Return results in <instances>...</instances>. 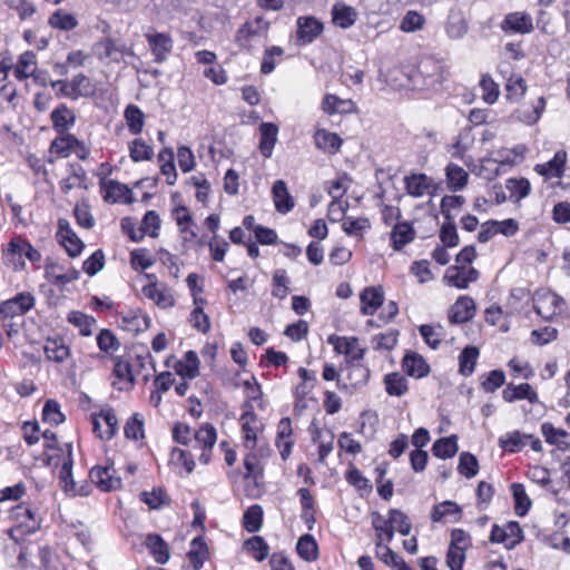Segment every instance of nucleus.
Here are the masks:
<instances>
[{
	"instance_id": "nucleus-1",
	"label": "nucleus",
	"mask_w": 570,
	"mask_h": 570,
	"mask_svg": "<svg viewBox=\"0 0 570 570\" xmlns=\"http://www.w3.org/2000/svg\"><path fill=\"white\" fill-rule=\"evenodd\" d=\"M22 256L30 262L36 263L41 258L40 252L36 249L29 242L21 237H16L9 243V247L4 254L6 265L12 266L18 271L24 266Z\"/></svg>"
},
{
	"instance_id": "nucleus-2",
	"label": "nucleus",
	"mask_w": 570,
	"mask_h": 570,
	"mask_svg": "<svg viewBox=\"0 0 570 570\" xmlns=\"http://www.w3.org/2000/svg\"><path fill=\"white\" fill-rule=\"evenodd\" d=\"M564 301L553 292L537 293L533 298V308L542 318L550 321L562 312Z\"/></svg>"
},
{
	"instance_id": "nucleus-3",
	"label": "nucleus",
	"mask_w": 570,
	"mask_h": 570,
	"mask_svg": "<svg viewBox=\"0 0 570 570\" xmlns=\"http://www.w3.org/2000/svg\"><path fill=\"white\" fill-rule=\"evenodd\" d=\"M33 305L35 297L30 293H19L13 298L0 304V315L4 318H12L28 313Z\"/></svg>"
},
{
	"instance_id": "nucleus-4",
	"label": "nucleus",
	"mask_w": 570,
	"mask_h": 570,
	"mask_svg": "<svg viewBox=\"0 0 570 570\" xmlns=\"http://www.w3.org/2000/svg\"><path fill=\"white\" fill-rule=\"evenodd\" d=\"M89 476L101 491H115L121 487V479L116 475L112 466H95L90 470Z\"/></svg>"
},
{
	"instance_id": "nucleus-5",
	"label": "nucleus",
	"mask_w": 570,
	"mask_h": 570,
	"mask_svg": "<svg viewBox=\"0 0 570 570\" xmlns=\"http://www.w3.org/2000/svg\"><path fill=\"white\" fill-rule=\"evenodd\" d=\"M57 237L70 257H76L81 253L83 243L71 229L69 222L65 218H60L58 220Z\"/></svg>"
},
{
	"instance_id": "nucleus-6",
	"label": "nucleus",
	"mask_w": 570,
	"mask_h": 570,
	"mask_svg": "<svg viewBox=\"0 0 570 570\" xmlns=\"http://www.w3.org/2000/svg\"><path fill=\"white\" fill-rule=\"evenodd\" d=\"M297 24V41L301 45H307L314 41L324 29L323 23L314 17H299Z\"/></svg>"
},
{
	"instance_id": "nucleus-7",
	"label": "nucleus",
	"mask_w": 570,
	"mask_h": 570,
	"mask_svg": "<svg viewBox=\"0 0 570 570\" xmlns=\"http://www.w3.org/2000/svg\"><path fill=\"white\" fill-rule=\"evenodd\" d=\"M385 523L389 524L385 529L386 543L392 541L395 531H399L402 535H409L412 531L410 519L399 509H391L389 511V518L385 520Z\"/></svg>"
},
{
	"instance_id": "nucleus-8",
	"label": "nucleus",
	"mask_w": 570,
	"mask_h": 570,
	"mask_svg": "<svg viewBox=\"0 0 570 570\" xmlns=\"http://www.w3.org/2000/svg\"><path fill=\"white\" fill-rule=\"evenodd\" d=\"M475 312L474 301L469 296H461L449 311V321L461 324L473 318Z\"/></svg>"
},
{
	"instance_id": "nucleus-9",
	"label": "nucleus",
	"mask_w": 570,
	"mask_h": 570,
	"mask_svg": "<svg viewBox=\"0 0 570 570\" xmlns=\"http://www.w3.org/2000/svg\"><path fill=\"white\" fill-rule=\"evenodd\" d=\"M502 397L509 403L518 400H528L530 403L535 404L539 401L537 392L528 383L519 385L508 384L502 391Z\"/></svg>"
},
{
	"instance_id": "nucleus-10",
	"label": "nucleus",
	"mask_w": 570,
	"mask_h": 570,
	"mask_svg": "<svg viewBox=\"0 0 570 570\" xmlns=\"http://www.w3.org/2000/svg\"><path fill=\"white\" fill-rule=\"evenodd\" d=\"M479 277V272L470 267L465 269L464 266H452L446 271L445 278L449 283L458 288H466L470 283L475 282Z\"/></svg>"
},
{
	"instance_id": "nucleus-11",
	"label": "nucleus",
	"mask_w": 570,
	"mask_h": 570,
	"mask_svg": "<svg viewBox=\"0 0 570 570\" xmlns=\"http://www.w3.org/2000/svg\"><path fill=\"white\" fill-rule=\"evenodd\" d=\"M368 377H370V370L364 366L363 364H351L348 366V373H347V376H346V380H347V383H344L343 385H341V382L340 380L337 381V386L340 389H348L351 387V393L355 390H357L358 387H362L364 386L367 381H368Z\"/></svg>"
},
{
	"instance_id": "nucleus-12",
	"label": "nucleus",
	"mask_w": 570,
	"mask_h": 570,
	"mask_svg": "<svg viewBox=\"0 0 570 570\" xmlns=\"http://www.w3.org/2000/svg\"><path fill=\"white\" fill-rule=\"evenodd\" d=\"M273 200L278 213L286 214L294 207V199L291 196L284 180H276L272 188Z\"/></svg>"
},
{
	"instance_id": "nucleus-13",
	"label": "nucleus",
	"mask_w": 570,
	"mask_h": 570,
	"mask_svg": "<svg viewBox=\"0 0 570 570\" xmlns=\"http://www.w3.org/2000/svg\"><path fill=\"white\" fill-rule=\"evenodd\" d=\"M148 45L155 55L156 62L165 61L167 55L171 51L173 39L167 33L147 35Z\"/></svg>"
},
{
	"instance_id": "nucleus-14",
	"label": "nucleus",
	"mask_w": 570,
	"mask_h": 570,
	"mask_svg": "<svg viewBox=\"0 0 570 570\" xmlns=\"http://www.w3.org/2000/svg\"><path fill=\"white\" fill-rule=\"evenodd\" d=\"M566 163L567 153L564 150H558L551 160L537 165L535 170L538 174L548 178H560L563 175Z\"/></svg>"
},
{
	"instance_id": "nucleus-15",
	"label": "nucleus",
	"mask_w": 570,
	"mask_h": 570,
	"mask_svg": "<svg viewBox=\"0 0 570 570\" xmlns=\"http://www.w3.org/2000/svg\"><path fill=\"white\" fill-rule=\"evenodd\" d=\"M361 312L364 315H373L375 311L383 304L384 293L381 287H366L360 295Z\"/></svg>"
},
{
	"instance_id": "nucleus-16",
	"label": "nucleus",
	"mask_w": 570,
	"mask_h": 570,
	"mask_svg": "<svg viewBox=\"0 0 570 570\" xmlns=\"http://www.w3.org/2000/svg\"><path fill=\"white\" fill-rule=\"evenodd\" d=\"M269 23L263 17H257L255 20L244 23L236 33V41L243 43L253 37L265 35L268 30Z\"/></svg>"
},
{
	"instance_id": "nucleus-17",
	"label": "nucleus",
	"mask_w": 570,
	"mask_h": 570,
	"mask_svg": "<svg viewBox=\"0 0 570 570\" xmlns=\"http://www.w3.org/2000/svg\"><path fill=\"white\" fill-rule=\"evenodd\" d=\"M503 30H511L519 33H529L533 30L532 19L529 14L513 12L509 13L502 24Z\"/></svg>"
},
{
	"instance_id": "nucleus-18",
	"label": "nucleus",
	"mask_w": 570,
	"mask_h": 570,
	"mask_svg": "<svg viewBox=\"0 0 570 570\" xmlns=\"http://www.w3.org/2000/svg\"><path fill=\"white\" fill-rule=\"evenodd\" d=\"M259 132V150L265 158H269L277 141L278 127L273 122H263Z\"/></svg>"
},
{
	"instance_id": "nucleus-19",
	"label": "nucleus",
	"mask_w": 570,
	"mask_h": 570,
	"mask_svg": "<svg viewBox=\"0 0 570 570\" xmlns=\"http://www.w3.org/2000/svg\"><path fill=\"white\" fill-rule=\"evenodd\" d=\"M402 365L407 375L419 379L428 375L430 371V367L424 358L414 352H409L405 354Z\"/></svg>"
},
{
	"instance_id": "nucleus-20",
	"label": "nucleus",
	"mask_w": 570,
	"mask_h": 570,
	"mask_svg": "<svg viewBox=\"0 0 570 570\" xmlns=\"http://www.w3.org/2000/svg\"><path fill=\"white\" fill-rule=\"evenodd\" d=\"M145 544L157 563L164 564L169 560V547L159 534H148Z\"/></svg>"
},
{
	"instance_id": "nucleus-21",
	"label": "nucleus",
	"mask_w": 570,
	"mask_h": 570,
	"mask_svg": "<svg viewBox=\"0 0 570 570\" xmlns=\"http://www.w3.org/2000/svg\"><path fill=\"white\" fill-rule=\"evenodd\" d=\"M176 372L183 379L193 380L199 375V358L196 352L188 351L176 365Z\"/></svg>"
},
{
	"instance_id": "nucleus-22",
	"label": "nucleus",
	"mask_w": 570,
	"mask_h": 570,
	"mask_svg": "<svg viewBox=\"0 0 570 570\" xmlns=\"http://www.w3.org/2000/svg\"><path fill=\"white\" fill-rule=\"evenodd\" d=\"M414 237L415 232L406 222L395 224L391 232V242L395 250L402 249L406 244L411 243Z\"/></svg>"
},
{
	"instance_id": "nucleus-23",
	"label": "nucleus",
	"mask_w": 570,
	"mask_h": 570,
	"mask_svg": "<svg viewBox=\"0 0 570 570\" xmlns=\"http://www.w3.org/2000/svg\"><path fill=\"white\" fill-rule=\"evenodd\" d=\"M448 187L452 191L462 190L469 179V174L459 165L450 163L445 168Z\"/></svg>"
},
{
	"instance_id": "nucleus-24",
	"label": "nucleus",
	"mask_w": 570,
	"mask_h": 570,
	"mask_svg": "<svg viewBox=\"0 0 570 570\" xmlns=\"http://www.w3.org/2000/svg\"><path fill=\"white\" fill-rule=\"evenodd\" d=\"M51 120L53 128L59 134H65L69 127L75 124L76 117L71 109H69L66 105H59L51 112Z\"/></svg>"
},
{
	"instance_id": "nucleus-25",
	"label": "nucleus",
	"mask_w": 570,
	"mask_h": 570,
	"mask_svg": "<svg viewBox=\"0 0 570 570\" xmlns=\"http://www.w3.org/2000/svg\"><path fill=\"white\" fill-rule=\"evenodd\" d=\"M541 432L546 441L557 445L559 449H567L570 445V434L563 429H557L553 424L546 422L541 425Z\"/></svg>"
},
{
	"instance_id": "nucleus-26",
	"label": "nucleus",
	"mask_w": 570,
	"mask_h": 570,
	"mask_svg": "<svg viewBox=\"0 0 570 570\" xmlns=\"http://www.w3.org/2000/svg\"><path fill=\"white\" fill-rule=\"evenodd\" d=\"M333 22L340 28L347 29L356 21L357 13L354 8L344 3H336L332 9Z\"/></svg>"
},
{
	"instance_id": "nucleus-27",
	"label": "nucleus",
	"mask_w": 570,
	"mask_h": 570,
	"mask_svg": "<svg viewBox=\"0 0 570 570\" xmlns=\"http://www.w3.org/2000/svg\"><path fill=\"white\" fill-rule=\"evenodd\" d=\"M43 351L48 360L57 363L63 362L70 354V348L62 338H48Z\"/></svg>"
},
{
	"instance_id": "nucleus-28",
	"label": "nucleus",
	"mask_w": 570,
	"mask_h": 570,
	"mask_svg": "<svg viewBox=\"0 0 570 570\" xmlns=\"http://www.w3.org/2000/svg\"><path fill=\"white\" fill-rule=\"evenodd\" d=\"M104 198L106 202L112 203H117L124 199L126 203L130 204L132 203V193L127 185L116 180H109L106 183V195Z\"/></svg>"
},
{
	"instance_id": "nucleus-29",
	"label": "nucleus",
	"mask_w": 570,
	"mask_h": 570,
	"mask_svg": "<svg viewBox=\"0 0 570 570\" xmlns=\"http://www.w3.org/2000/svg\"><path fill=\"white\" fill-rule=\"evenodd\" d=\"M71 444H68V459L62 463L59 472V481L65 493L76 495V483L72 478Z\"/></svg>"
},
{
	"instance_id": "nucleus-30",
	"label": "nucleus",
	"mask_w": 570,
	"mask_h": 570,
	"mask_svg": "<svg viewBox=\"0 0 570 570\" xmlns=\"http://www.w3.org/2000/svg\"><path fill=\"white\" fill-rule=\"evenodd\" d=\"M314 138L315 145L318 149L331 153H336L343 142L342 138L337 134L325 129L317 130Z\"/></svg>"
},
{
	"instance_id": "nucleus-31",
	"label": "nucleus",
	"mask_w": 570,
	"mask_h": 570,
	"mask_svg": "<svg viewBox=\"0 0 570 570\" xmlns=\"http://www.w3.org/2000/svg\"><path fill=\"white\" fill-rule=\"evenodd\" d=\"M459 451L456 436L451 435L436 440L432 446L433 455L440 459L453 458Z\"/></svg>"
},
{
	"instance_id": "nucleus-32",
	"label": "nucleus",
	"mask_w": 570,
	"mask_h": 570,
	"mask_svg": "<svg viewBox=\"0 0 570 570\" xmlns=\"http://www.w3.org/2000/svg\"><path fill=\"white\" fill-rule=\"evenodd\" d=\"M297 553L305 561H314L318 557V548L312 534L302 535L296 543Z\"/></svg>"
},
{
	"instance_id": "nucleus-33",
	"label": "nucleus",
	"mask_w": 570,
	"mask_h": 570,
	"mask_svg": "<svg viewBox=\"0 0 570 570\" xmlns=\"http://www.w3.org/2000/svg\"><path fill=\"white\" fill-rule=\"evenodd\" d=\"M36 55L32 51L23 52L14 68V77L19 80H24L32 76L33 68H36Z\"/></svg>"
},
{
	"instance_id": "nucleus-34",
	"label": "nucleus",
	"mask_w": 570,
	"mask_h": 570,
	"mask_svg": "<svg viewBox=\"0 0 570 570\" xmlns=\"http://www.w3.org/2000/svg\"><path fill=\"white\" fill-rule=\"evenodd\" d=\"M478 356L479 348L475 346H466L462 350L459 356L460 373L462 375L470 376L474 372Z\"/></svg>"
},
{
	"instance_id": "nucleus-35",
	"label": "nucleus",
	"mask_w": 570,
	"mask_h": 570,
	"mask_svg": "<svg viewBox=\"0 0 570 570\" xmlns=\"http://www.w3.org/2000/svg\"><path fill=\"white\" fill-rule=\"evenodd\" d=\"M124 116L129 131L132 135L140 134L145 124L144 112L137 106L129 105L126 107Z\"/></svg>"
},
{
	"instance_id": "nucleus-36",
	"label": "nucleus",
	"mask_w": 570,
	"mask_h": 570,
	"mask_svg": "<svg viewBox=\"0 0 570 570\" xmlns=\"http://www.w3.org/2000/svg\"><path fill=\"white\" fill-rule=\"evenodd\" d=\"M244 548L254 557L258 562L265 560L269 553V547L266 541L259 537L254 535L244 542Z\"/></svg>"
},
{
	"instance_id": "nucleus-37",
	"label": "nucleus",
	"mask_w": 570,
	"mask_h": 570,
	"mask_svg": "<svg viewBox=\"0 0 570 570\" xmlns=\"http://www.w3.org/2000/svg\"><path fill=\"white\" fill-rule=\"evenodd\" d=\"M76 144H78V139L73 135L61 134V136L57 137L51 142L50 151L57 154L60 157H68L73 150Z\"/></svg>"
},
{
	"instance_id": "nucleus-38",
	"label": "nucleus",
	"mask_w": 570,
	"mask_h": 570,
	"mask_svg": "<svg viewBox=\"0 0 570 570\" xmlns=\"http://www.w3.org/2000/svg\"><path fill=\"white\" fill-rule=\"evenodd\" d=\"M263 509L258 504L249 507L243 515V525L248 532H257L262 528Z\"/></svg>"
},
{
	"instance_id": "nucleus-39",
	"label": "nucleus",
	"mask_w": 570,
	"mask_h": 570,
	"mask_svg": "<svg viewBox=\"0 0 570 570\" xmlns=\"http://www.w3.org/2000/svg\"><path fill=\"white\" fill-rule=\"evenodd\" d=\"M48 23L56 29L68 31L72 30L78 26V21L73 14L67 13L63 10H57L53 12Z\"/></svg>"
},
{
	"instance_id": "nucleus-40",
	"label": "nucleus",
	"mask_w": 570,
	"mask_h": 570,
	"mask_svg": "<svg viewBox=\"0 0 570 570\" xmlns=\"http://www.w3.org/2000/svg\"><path fill=\"white\" fill-rule=\"evenodd\" d=\"M68 321L72 325L79 328V332L82 336H89L92 333V326L96 323V320L91 316H88L85 313L72 311L68 314Z\"/></svg>"
},
{
	"instance_id": "nucleus-41",
	"label": "nucleus",
	"mask_w": 570,
	"mask_h": 570,
	"mask_svg": "<svg viewBox=\"0 0 570 570\" xmlns=\"http://www.w3.org/2000/svg\"><path fill=\"white\" fill-rule=\"evenodd\" d=\"M385 390L390 395L402 396L407 391V382L400 373H390L384 377Z\"/></svg>"
},
{
	"instance_id": "nucleus-42",
	"label": "nucleus",
	"mask_w": 570,
	"mask_h": 570,
	"mask_svg": "<svg viewBox=\"0 0 570 570\" xmlns=\"http://www.w3.org/2000/svg\"><path fill=\"white\" fill-rule=\"evenodd\" d=\"M511 490L515 502V513L519 517H524L531 507V500L527 495L524 487L521 483H513L511 485Z\"/></svg>"
},
{
	"instance_id": "nucleus-43",
	"label": "nucleus",
	"mask_w": 570,
	"mask_h": 570,
	"mask_svg": "<svg viewBox=\"0 0 570 570\" xmlns=\"http://www.w3.org/2000/svg\"><path fill=\"white\" fill-rule=\"evenodd\" d=\"M124 327L127 331H131L134 333H139L149 327L150 318L147 315H141L138 312L129 313L128 315L122 316Z\"/></svg>"
},
{
	"instance_id": "nucleus-44",
	"label": "nucleus",
	"mask_w": 570,
	"mask_h": 570,
	"mask_svg": "<svg viewBox=\"0 0 570 570\" xmlns=\"http://www.w3.org/2000/svg\"><path fill=\"white\" fill-rule=\"evenodd\" d=\"M92 92V86L89 78L83 73L76 75L70 81V98L77 99L81 96H89Z\"/></svg>"
},
{
	"instance_id": "nucleus-45",
	"label": "nucleus",
	"mask_w": 570,
	"mask_h": 570,
	"mask_svg": "<svg viewBox=\"0 0 570 570\" xmlns=\"http://www.w3.org/2000/svg\"><path fill=\"white\" fill-rule=\"evenodd\" d=\"M428 177L424 174L411 175L405 177V188L407 193L413 197H421L425 194L429 185L426 183Z\"/></svg>"
},
{
	"instance_id": "nucleus-46",
	"label": "nucleus",
	"mask_w": 570,
	"mask_h": 570,
	"mask_svg": "<svg viewBox=\"0 0 570 570\" xmlns=\"http://www.w3.org/2000/svg\"><path fill=\"white\" fill-rule=\"evenodd\" d=\"M458 471L468 479L475 476L479 471L476 458L470 452H462L459 458Z\"/></svg>"
},
{
	"instance_id": "nucleus-47",
	"label": "nucleus",
	"mask_w": 570,
	"mask_h": 570,
	"mask_svg": "<svg viewBox=\"0 0 570 570\" xmlns=\"http://www.w3.org/2000/svg\"><path fill=\"white\" fill-rule=\"evenodd\" d=\"M505 188L510 191V198L519 202L529 195L530 183L525 178H510L505 183Z\"/></svg>"
},
{
	"instance_id": "nucleus-48",
	"label": "nucleus",
	"mask_w": 570,
	"mask_h": 570,
	"mask_svg": "<svg viewBox=\"0 0 570 570\" xmlns=\"http://www.w3.org/2000/svg\"><path fill=\"white\" fill-rule=\"evenodd\" d=\"M140 500L145 502L150 509H159L160 507L169 504L170 502L166 492L160 488L154 489L151 492H141Z\"/></svg>"
},
{
	"instance_id": "nucleus-49",
	"label": "nucleus",
	"mask_w": 570,
	"mask_h": 570,
	"mask_svg": "<svg viewBox=\"0 0 570 570\" xmlns=\"http://www.w3.org/2000/svg\"><path fill=\"white\" fill-rule=\"evenodd\" d=\"M425 23V18L417 11L410 10L400 22V29L404 32H415L421 30Z\"/></svg>"
},
{
	"instance_id": "nucleus-50",
	"label": "nucleus",
	"mask_w": 570,
	"mask_h": 570,
	"mask_svg": "<svg viewBox=\"0 0 570 570\" xmlns=\"http://www.w3.org/2000/svg\"><path fill=\"white\" fill-rule=\"evenodd\" d=\"M421 336L424 338L425 343L432 347L438 348L441 340L443 337V327L441 325L432 326L428 324H423L419 327Z\"/></svg>"
},
{
	"instance_id": "nucleus-51",
	"label": "nucleus",
	"mask_w": 570,
	"mask_h": 570,
	"mask_svg": "<svg viewBox=\"0 0 570 570\" xmlns=\"http://www.w3.org/2000/svg\"><path fill=\"white\" fill-rule=\"evenodd\" d=\"M243 424L242 429L245 435V446L249 450H254L256 445V433L250 426V423L256 420V414L253 411H246L240 417Z\"/></svg>"
},
{
	"instance_id": "nucleus-52",
	"label": "nucleus",
	"mask_w": 570,
	"mask_h": 570,
	"mask_svg": "<svg viewBox=\"0 0 570 570\" xmlns=\"http://www.w3.org/2000/svg\"><path fill=\"white\" fill-rule=\"evenodd\" d=\"M117 51L124 53V50L119 49L116 46V42L110 38H104L94 46V52L100 60H104L106 58H114L115 60H117V58L115 57V53Z\"/></svg>"
},
{
	"instance_id": "nucleus-53",
	"label": "nucleus",
	"mask_w": 570,
	"mask_h": 570,
	"mask_svg": "<svg viewBox=\"0 0 570 570\" xmlns=\"http://www.w3.org/2000/svg\"><path fill=\"white\" fill-rule=\"evenodd\" d=\"M42 419L52 425H59L65 421V415L60 412L57 401L48 400L42 409Z\"/></svg>"
},
{
	"instance_id": "nucleus-54",
	"label": "nucleus",
	"mask_w": 570,
	"mask_h": 570,
	"mask_svg": "<svg viewBox=\"0 0 570 570\" xmlns=\"http://www.w3.org/2000/svg\"><path fill=\"white\" fill-rule=\"evenodd\" d=\"M194 439L197 443L203 444L205 449H213L217 439L216 429L214 425L206 423L194 433Z\"/></svg>"
},
{
	"instance_id": "nucleus-55",
	"label": "nucleus",
	"mask_w": 570,
	"mask_h": 570,
	"mask_svg": "<svg viewBox=\"0 0 570 570\" xmlns=\"http://www.w3.org/2000/svg\"><path fill=\"white\" fill-rule=\"evenodd\" d=\"M328 342L334 345V350L338 354L351 355L358 346V340L356 337H338V336H330Z\"/></svg>"
},
{
	"instance_id": "nucleus-56",
	"label": "nucleus",
	"mask_w": 570,
	"mask_h": 570,
	"mask_svg": "<svg viewBox=\"0 0 570 570\" xmlns=\"http://www.w3.org/2000/svg\"><path fill=\"white\" fill-rule=\"evenodd\" d=\"M461 508L453 501H444L433 507L431 513V520L433 522H440L446 515L460 514Z\"/></svg>"
},
{
	"instance_id": "nucleus-57",
	"label": "nucleus",
	"mask_w": 570,
	"mask_h": 570,
	"mask_svg": "<svg viewBox=\"0 0 570 570\" xmlns=\"http://www.w3.org/2000/svg\"><path fill=\"white\" fill-rule=\"evenodd\" d=\"M399 331L390 330L386 333H381L372 338V345L375 350H392L397 343Z\"/></svg>"
},
{
	"instance_id": "nucleus-58",
	"label": "nucleus",
	"mask_w": 570,
	"mask_h": 570,
	"mask_svg": "<svg viewBox=\"0 0 570 570\" xmlns=\"http://www.w3.org/2000/svg\"><path fill=\"white\" fill-rule=\"evenodd\" d=\"M505 89L508 99L518 100L524 95L527 90L525 80L520 76H511L508 79Z\"/></svg>"
},
{
	"instance_id": "nucleus-59",
	"label": "nucleus",
	"mask_w": 570,
	"mask_h": 570,
	"mask_svg": "<svg viewBox=\"0 0 570 570\" xmlns=\"http://www.w3.org/2000/svg\"><path fill=\"white\" fill-rule=\"evenodd\" d=\"M480 87L482 89V99L489 105L494 104L499 97L498 83L489 75H484L481 78Z\"/></svg>"
},
{
	"instance_id": "nucleus-60",
	"label": "nucleus",
	"mask_w": 570,
	"mask_h": 570,
	"mask_svg": "<svg viewBox=\"0 0 570 570\" xmlns=\"http://www.w3.org/2000/svg\"><path fill=\"white\" fill-rule=\"evenodd\" d=\"M97 344L100 351L110 353L119 348L120 343L116 335L107 328H104L97 335Z\"/></svg>"
},
{
	"instance_id": "nucleus-61",
	"label": "nucleus",
	"mask_w": 570,
	"mask_h": 570,
	"mask_svg": "<svg viewBox=\"0 0 570 570\" xmlns=\"http://www.w3.org/2000/svg\"><path fill=\"white\" fill-rule=\"evenodd\" d=\"M130 158L134 161L149 160L153 158L154 150L141 139H135L129 147Z\"/></svg>"
},
{
	"instance_id": "nucleus-62",
	"label": "nucleus",
	"mask_w": 570,
	"mask_h": 570,
	"mask_svg": "<svg viewBox=\"0 0 570 570\" xmlns=\"http://www.w3.org/2000/svg\"><path fill=\"white\" fill-rule=\"evenodd\" d=\"M440 239L446 247H454L459 244V235L453 220H446L440 229Z\"/></svg>"
},
{
	"instance_id": "nucleus-63",
	"label": "nucleus",
	"mask_w": 570,
	"mask_h": 570,
	"mask_svg": "<svg viewBox=\"0 0 570 570\" xmlns=\"http://www.w3.org/2000/svg\"><path fill=\"white\" fill-rule=\"evenodd\" d=\"M531 435L521 434L519 431L507 434L505 439L500 440L501 448L514 452L525 445V440Z\"/></svg>"
},
{
	"instance_id": "nucleus-64",
	"label": "nucleus",
	"mask_w": 570,
	"mask_h": 570,
	"mask_svg": "<svg viewBox=\"0 0 570 570\" xmlns=\"http://www.w3.org/2000/svg\"><path fill=\"white\" fill-rule=\"evenodd\" d=\"M104 266L105 255L101 249H98L83 262L82 268L89 276H95Z\"/></svg>"
}]
</instances>
